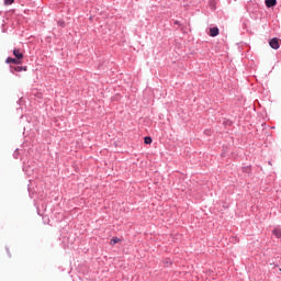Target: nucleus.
I'll return each mask as SVG.
<instances>
[{
    "label": "nucleus",
    "instance_id": "10",
    "mask_svg": "<svg viewBox=\"0 0 281 281\" xmlns=\"http://www.w3.org/2000/svg\"><path fill=\"white\" fill-rule=\"evenodd\" d=\"M14 3V0H4V5H12Z\"/></svg>",
    "mask_w": 281,
    "mask_h": 281
},
{
    "label": "nucleus",
    "instance_id": "5",
    "mask_svg": "<svg viewBox=\"0 0 281 281\" xmlns=\"http://www.w3.org/2000/svg\"><path fill=\"white\" fill-rule=\"evenodd\" d=\"M277 4H278L277 0H266L267 8H273Z\"/></svg>",
    "mask_w": 281,
    "mask_h": 281
},
{
    "label": "nucleus",
    "instance_id": "3",
    "mask_svg": "<svg viewBox=\"0 0 281 281\" xmlns=\"http://www.w3.org/2000/svg\"><path fill=\"white\" fill-rule=\"evenodd\" d=\"M5 63L8 64L12 63L13 65H21L22 61L21 59L9 57L7 58Z\"/></svg>",
    "mask_w": 281,
    "mask_h": 281
},
{
    "label": "nucleus",
    "instance_id": "2",
    "mask_svg": "<svg viewBox=\"0 0 281 281\" xmlns=\"http://www.w3.org/2000/svg\"><path fill=\"white\" fill-rule=\"evenodd\" d=\"M13 55L15 56V58L18 60H23V53H21V50L19 48L13 49Z\"/></svg>",
    "mask_w": 281,
    "mask_h": 281
},
{
    "label": "nucleus",
    "instance_id": "9",
    "mask_svg": "<svg viewBox=\"0 0 281 281\" xmlns=\"http://www.w3.org/2000/svg\"><path fill=\"white\" fill-rule=\"evenodd\" d=\"M145 144H153V138L150 136H146L144 138Z\"/></svg>",
    "mask_w": 281,
    "mask_h": 281
},
{
    "label": "nucleus",
    "instance_id": "8",
    "mask_svg": "<svg viewBox=\"0 0 281 281\" xmlns=\"http://www.w3.org/2000/svg\"><path fill=\"white\" fill-rule=\"evenodd\" d=\"M117 243H120V238L114 237L111 239L110 245H117Z\"/></svg>",
    "mask_w": 281,
    "mask_h": 281
},
{
    "label": "nucleus",
    "instance_id": "7",
    "mask_svg": "<svg viewBox=\"0 0 281 281\" xmlns=\"http://www.w3.org/2000/svg\"><path fill=\"white\" fill-rule=\"evenodd\" d=\"M14 71L21 72V71H27V68H23L22 66H18L13 68Z\"/></svg>",
    "mask_w": 281,
    "mask_h": 281
},
{
    "label": "nucleus",
    "instance_id": "1",
    "mask_svg": "<svg viewBox=\"0 0 281 281\" xmlns=\"http://www.w3.org/2000/svg\"><path fill=\"white\" fill-rule=\"evenodd\" d=\"M269 45L272 49H280V40L273 37L272 40H270Z\"/></svg>",
    "mask_w": 281,
    "mask_h": 281
},
{
    "label": "nucleus",
    "instance_id": "4",
    "mask_svg": "<svg viewBox=\"0 0 281 281\" xmlns=\"http://www.w3.org/2000/svg\"><path fill=\"white\" fill-rule=\"evenodd\" d=\"M218 34H220L218 27L215 26L210 29V36L214 37V36H218Z\"/></svg>",
    "mask_w": 281,
    "mask_h": 281
},
{
    "label": "nucleus",
    "instance_id": "6",
    "mask_svg": "<svg viewBox=\"0 0 281 281\" xmlns=\"http://www.w3.org/2000/svg\"><path fill=\"white\" fill-rule=\"evenodd\" d=\"M272 234L276 236V238H281V229L280 228H274L272 231Z\"/></svg>",
    "mask_w": 281,
    "mask_h": 281
}]
</instances>
